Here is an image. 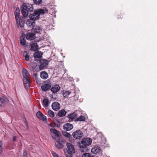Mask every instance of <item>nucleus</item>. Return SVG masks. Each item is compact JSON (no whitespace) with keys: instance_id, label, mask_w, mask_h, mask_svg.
<instances>
[{"instance_id":"nucleus-30","label":"nucleus","mask_w":157,"mask_h":157,"mask_svg":"<svg viewBox=\"0 0 157 157\" xmlns=\"http://www.w3.org/2000/svg\"><path fill=\"white\" fill-rule=\"evenodd\" d=\"M62 133L63 136L66 137L70 138L71 136V135L66 131H63Z\"/></svg>"},{"instance_id":"nucleus-13","label":"nucleus","mask_w":157,"mask_h":157,"mask_svg":"<svg viewBox=\"0 0 157 157\" xmlns=\"http://www.w3.org/2000/svg\"><path fill=\"white\" fill-rule=\"evenodd\" d=\"M52 107L53 109L56 111L58 110L60 108V104L58 102H54L52 105Z\"/></svg>"},{"instance_id":"nucleus-38","label":"nucleus","mask_w":157,"mask_h":157,"mask_svg":"<svg viewBox=\"0 0 157 157\" xmlns=\"http://www.w3.org/2000/svg\"><path fill=\"white\" fill-rule=\"evenodd\" d=\"M27 153L26 151H24L22 157H27Z\"/></svg>"},{"instance_id":"nucleus-36","label":"nucleus","mask_w":157,"mask_h":157,"mask_svg":"<svg viewBox=\"0 0 157 157\" xmlns=\"http://www.w3.org/2000/svg\"><path fill=\"white\" fill-rule=\"evenodd\" d=\"M91 155L90 153H86L83 154L81 157H90Z\"/></svg>"},{"instance_id":"nucleus-14","label":"nucleus","mask_w":157,"mask_h":157,"mask_svg":"<svg viewBox=\"0 0 157 157\" xmlns=\"http://www.w3.org/2000/svg\"><path fill=\"white\" fill-rule=\"evenodd\" d=\"M63 129L67 131H69L73 128V125L72 124L69 123L65 124L63 126Z\"/></svg>"},{"instance_id":"nucleus-31","label":"nucleus","mask_w":157,"mask_h":157,"mask_svg":"<svg viewBox=\"0 0 157 157\" xmlns=\"http://www.w3.org/2000/svg\"><path fill=\"white\" fill-rule=\"evenodd\" d=\"M85 120V117L83 116H81L75 120V121H84Z\"/></svg>"},{"instance_id":"nucleus-8","label":"nucleus","mask_w":157,"mask_h":157,"mask_svg":"<svg viewBox=\"0 0 157 157\" xmlns=\"http://www.w3.org/2000/svg\"><path fill=\"white\" fill-rule=\"evenodd\" d=\"M56 140L55 145L56 147L60 149L63 148L65 144L64 141L60 140V138H59V140Z\"/></svg>"},{"instance_id":"nucleus-45","label":"nucleus","mask_w":157,"mask_h":157,"mask_svg":"<svg viewBox=\"0 0 157 157\" xmlns=\"http://www.w3.org/2000/svg\"><path fill=\"white\" fill-rule=\"evenodd\" d=\"M90 157H96V156H91Z\"/></svg>"},{"instance_id":"nucleus-42","label":"nucleus","mask_w":157,"mask_h":157,"mask_svg":"<svg viewBox=\"0 0 157 157\" xmlns=\"http://www.w3.org/2000/svg\"><path fill=\"white\" fill-rule=\"evenodd\" d=\"M121 16L122 15L121 14H120V15H118L117 18L118 19H121Z\"/></svg>"},{"instance_id":"nucleus-27","label":"nucleus","mask_w":157,"mask_h":157,"mask_svg":"<svg viewBox=\"0 0 157 157\" xmlns=\"http://www.w3.org/2000/svg\"><path fill=\"white\" fill-rule=\"evenodd\" d=\"M91 151L92 153L94 154H96L100 152V149L98 147H94L92 148Z\"/></svg>"},{"instance_id":"nucleus-21","label":"nucleus","mask_w":157,"mask_h":157,"mask_svg":"<svg viewBox=\"0 0 157 157\" xmlns=\"http://www.w3.org/2000/svg\"><path fill=\"white\" fill-rule=\"evenodd\" d=\"M31 48L30 50L32 51H36L38 48V45L36 43H33L30 44Z\"/></svg>"},{"instance_id":"nucleus-12","label":"nucleus","mask_w":157,"mask_h":157,"mask_svg":"<svg viewBox=\"0 0 157 157\" xmlns=\"http://www.w3.org/2000/svg\"><path fill=\"white\" fill-rule=\"evenodd\" d=\"M25 37L28 40H33L35 38V35L33 33H28L26 34Z\"/></svg>"},{"instance_id":"nucleus-16","label":"nucleus","mask_w":157,"mask_h":157,"mask_svg":"<svg viewBox=\"0 0 157 157\" xmlns=\"http://www.w3.org/2000/svg\"><path fill=\"white\" fill-rule=\"evenodd\" d=\"M67 146L68 148V150L69 152H75V150L73 145L71 143H67Z\"/></svg>"},{"instance_id":"nucleus-6","label":"nucleus","mask_w":157,"mask_h":157,"mask_svg":"<svg viewBox=\"0 0 157 157\" xmlns=\"http://www.w3.org/2000/svg\"><path fill=\"white\" fill-rule=\"evenodd\" d=\"M50 131L53 133L52 135V136L54 139L59 140L60 138V133L59 131L54 128L50 129Z\"/></svg>"},{"instance_id":"nucleus-44","label":"nucleus","mask_w":157,"mask_h":157,"mask_svg":"<svg viewBox=\"0 0 157 157\" xmlns=\"http://www.w3.org/2000/svg\"><path fill=\"white\" fill-rule=\"evenodd\" d=\"M53 95H51L50 96L51 98H53Z\"/></svg>"},{"instance_id":"nucleus-19","label":"nucleus","mask_w":157,"mask_h":157,"mask_svg":"<svg viewBox=\"0 0 157 157\" xmlns=\"http://www.w3.org/2000/svg\"><path fill=\"white\" fill-rule=\"evenodd\" d=\"M40 76L42 79H45L48 78V75L47 72L43 71L40 73Z\"/></svg>"},{"instance_id":"nucleus-17","label":"nucleus","mask_w":157,"mask_h":157,"mask_svg":"<svg viewBox=\"0 0 157 157\" xmlns=\"http://www.w3.org/2000/svg\"><path fill=\"white\" fill-rule=\"evenodd\" d=\"M78 114L75 113H73L68 115L67 117L69 120H73L77 117Z\"/></svg>"},{"instance_id":"nucleus-34","label":"nucleus","mask_w":157,"mask_h":157,"mask_svg":"<svg viewBox=\"0 0 157 157\" xmlns=\"http://www.w3.org/2000/svg\"><path fill=\"white\" fill-rule=\"evenodd\" d=\"M71 92L70 91H66L63 93V96L64 97H67L68 96L71 94Z\"/></svg>"},{"instance_id":"nucleus-40","label":"nucleus","mask_w":157,"mask_h":157,"mask_svg":"<svg viewBox=\"0 0 157 157\" xmlns=\"http://www.w3.org/2000/svg\"><path fill=\"white\" fill-rule=\"evenodd\" d=\"M52 153L53 156L54 157H59V156H58V155H57V154L56 153H55L54 152H52Z\"/></svg>"},{"instance_id":"nucleus-10","label":"nucleus","mask_w":157,"mask_h":157,"mask_svg":"<svg viewBox=\"0 0 157 157\" xmlns=\"http://www.w3.org/2000/svg\"><path fill=\"white\" fill-rule=\"evenodd\" d=\"M60 89V87L58 84L55 85L51 87L50 90L54 94L56 93Z\"/></svg>"},{"instance_id":"nucleus-5","label":"nucleus","mask_w":157,"mask_h":157,"mask_svg":"<svg viewBox=\"0 0 157 157\" xmlns=\"http://www.w3.org/2000/svg\"><path fill=\"white\" fill-rule=\"evenodd\" d=\"M29 17V19L27 21L26 23V24L29 27H33L35 25V21L37 20L35 19V17L33 14H30Z\"/></svg>"},{"instance_id":"nucleus-1","label":"nucleus","mask_w":157,"mask_h":157,"mask_svg":"<svg viewBox=\"0 0 157 157\" xmlns=\"http://www.w3.org/2000/svg\"><path fill=\"white\" fill-rule=\"evenodd\" d=\"M21 13L24 17H26L29 13L33 11V8L32 5L23 3L21 7Z\"/></svg>"},{"instance_id":"nucleus-7","label":"nucleus","mask_w":157,"mask_h":157,"mask_svg":"<svg viewBox=\"0 0 157 157\" xmlns=\"http://www.w3.org/2000/svg\"><path fill=\"white\" fill-rule=\"evenodd\" d=\"M73 137L76 139H80L83 136L82 132L80 130H77L72 133Z\"/></svg>"},{"instance_id":"nucleus-24","label":"nucleus","mask_w":157,"mask_h":157,"mask_svg":"<svg viewBox=\"0 0 157 157\" xmlns=\"http://www.w3.org/2000/svg\"><path fill=\"white\" fill-rule=\"evenodd\" d=\"M41 31V29L39 26H36L33 28V31L36 33H40Z\"/></svg>"},{"instance_id":"nucleus-15","label":"nucleus","mask_w":157,"mask_h":157,"mask_svg":"<svg viewBox=\"0 0 157 157\" xmlns=\"http://www.w3.org/2000/svg\"><path fill=\"white\" fill-rule=\"evenodd\" d=\"M41 87L43 91L46 92L51 88V86L50 83L45 84L42 85Z\"/></svg>"},{"instance_id":"nucleus-11","label":"nucleus","mask_w":157,"mask_h":157,"mask_svg":"<svg viewBox=\"0 0 157 157\" xmlns=\"http://www.w3.org/2000/svg\"><path fill=\"white\" fill-rule=\"evenodd\" d=\"M36 116L37 117L42 121L47 120L46 117L43 115L40 111H39L36 113Z\"/></svg>"},{"instance_id":"nucleus-28","label":"nucleus","mask_w":157,"mask_h":157,"mask_svg":"<svg viewBox=\"0 0 157 157\" xmlns=\"http://www.w3.org/2000/svg\"><path fill=\"white\" fill-rule=\"evenodd\" d=\"M6 102V100L3 98H0V105L1 106H4Z\"/></svg>"},{"instance_id":"nucleus-29","label":"nucleus","mask_w":157,"mask_h":157,"mask_svg":"<svg viewBox=\"0 0 157 157\" xmlns=\"http://www.w3.org/2000/svg\"><path fill=\"white\" fill-rule=\"evenodd\" d=\"M23 56L25 57V59L26 61L29 60V57L26 51H25L23 53Z\"/></svg>"},{"instance_id":"nucleus-18","label":"nucleus","mask_w":157,"mask_h":157,"mask_svg":"<svg viewBox=\"0 0 157 157\" xmlns=\"http://www.w3.org/2000/svg\"><path fill=\"white\" fill-rule=\"evenodd\" d=\"M14 15L15 18L16 20V22L18 24L19 19L20 18V10L19 9H16L14 12Z\"/></svg>"},{"instance_id":"nucleus-46","label":"nucleus","mask_w":157,"mask_h":157,"mask_svg":"<svg viewBox=\"0 0 157 157\" xmlns=\"http://www.w3.org/2000/svg\"><path fill=\"white\" fill-rule=\"evenodd\" d=\"M82 150V151H83H83H85V150Z\"/></svg>"},{"instance_id":"nucleus-33","label":"nucleus","mask_w":157,"mask_h":157,"mask_svg":"<svg viewBox=\"0 0 157 157\" xmlns=\"http://www.w3.org/2000/svg\"><path fill=\"white\" fill-rule=\"evenodd\" d=\"M48 113L49 116L51 117H53L55 116L54 112L52 110H48Z\"/></svg>"},{"instance_id":"nucleus-22","label":"nucleus","mask_w":157,"mask_h":157,"mask_svg":"<svg viewBox=\"0 0 157 157\" xmlns=\"http://www.w3.org/2000/svg\"><path fill=\"white\" fill-rule=\"evenodd\" d=\"M67 113V112L64 110L61 109L58 112L57 115L59 117H62L65 116Z\"/></svg>"},{"instance_id":"nucleus-9","label":"nucleus","mask_w":157,"mask_h":157,"mask_svg":"<svg viewBox=\"0 0 157 157\" xmlns=\"http://www.w3.org/2000/svg\"><path fill=\"white\" fill-rule=\"evenodd\" d=\"M48 64V61L45 60H42L40 61L39 68L40 70L45 69Z\"/></svg>"},{"instance_id":"nucleus-4","label":"nucleus","mask_w":157,"mask_h":157,"mask_svg":"<svg viewBox=\"0 0 157 157\" xmlns=\"http://www.w3.org/2000/svg\"><path fill=\"white\" fill-rule=\"evenodd\" d=\"M48 10H47L43 9H38L34 10V13L32 14L35 17V19L38 20L40 17V15H43L45 13L47 12Z\"/></svg>"},{"instance_id":"nucleus-26","label":"nucleus","mask_w":157,"mask_h":157,"mask_svg":"<svg viewBox=\"0 0 157 157\" xmlns=\"http://www.w3.org/2000/svg\"><path fill=\"white\" fill-rule=\"evenodd\" d=\"M20 43L21 44L24 46L26 44V40L25 38V36H21L20 37Z\"/></svg>"},{"instance_id":"nucleus-35","label":"nucleus","mask_w":157,"mask_h":157,"mask_svg":"<svg viewBox=\"0 0 157 157\" xmlns=\"http://www.w3.org/2000/svg\"><path fill=\"white\" fill-rule=\"evenodd\" d=\"M3 142L2 141H0V154H2V153L3 150Z\"/></svg>"},{"instance_id":"nucleus-43","label":"nucleus","mask_w":157,"mask_h":157,"mask_svg":"<svg viewBox=\"0 0 157 157\" xmlns=\"http://www.w3.org/2000/svg\"><path fill=\"white\" fill-rule=\"evenodd\" d=\"M13 140L14 141H15L16 140V136H14L13 137Z\"/></svg>"},{"instance_id":"nucleus-3","label":"nucleus","mask_w":157,"mask_h":157,"mask_svg":"<svg viewBox=\"0 0 157 157\" xmlns=\"http://www.w3.org/2000/svg\"><path fill=\"white\" fill-rule=\"evenodd\" d=\"M92 143V140L90 138H86L83 139L81 143H79V147L80 148H83L85 151L88 149L87 146L90 145Z\"/></svg>"},{"instance_id":"nucleus-25","label":"nucleus","mask_w":157,"mask_h":157,"mask_svg":"<svg viewBox=\"0 0 157 157\" xmlns=\"http://www.w3.org/2000/svg\"><path fill=\"white\" fill-rule=\"evenodd\" d=\"M42 102L44 106L48 107L49 106L50 101L47 98L44 99L42 101Z\"/></svg>"},{"instance_id":"nucleus-39","label":"nucleus","mask_w":157,"mask_h":157,"mask_svg":"<svg viewBox=\"0 0 157 157\" xmlns=\"http://www.w3.org/2000/svg\"><path fill=\"white\" fill-rule=\"evenodd\" d=\"M38 74H37V73H35L33 74V77L35 79H36L38 78Z\"/></svg>"},{"instance_id":"nucleus-2","label":"nucleus","mask_w":157,"mask_h":157,"mask_svg":"<svg viewBox=\"0 0 157 157\" xmlns=\"http://www.w3.org/2000/svg\"><path fill=\"white\" fill-rule=\"evenodd\" d=\"M22 74L23 76V80L24 86L25 89H29L30 86L29 77L30 75L26 69L25 68L23 69Z\"/></svg>"},{"instance_id":"nucleus-32","label":"nucleus","mask_w":157,"mask_h":157,"mask_svg":"<svg viewBox=\"0 0 157 157\" xmlns=\"http://www.w3.org/2000/svg\"><path fill=\"white\" fill-rule=\"evenodd\" d=\"M74 153H75V152H69V151L67 150V151L65 152V155L66 157H72V154Z\"/></svg>"},{"instance_id":"nucleus-41","label":"nucleus","mask_w":157,"mask_h":157,"mask_svg":"<svg viewBox=\"0 0 157 157\" xmlns=\"http://www.w3.org/2000/svg\"><path fill=\"white\" fill-rule=\"evenodd\" d=\"M36 81V83L37 84H40V80L39 79V78H38L37 79H35Z\"/></svg>"},{"instance_id":"nucleus-23","label":"nucleus","mask_w":157,"mask_h":157,"mask_svg":"<svg viewBox=\"0 0 157 157\" xmlns=\"http://www.w3.org/2000/svg\"><path fill=\"white\" fill-rule=\"evenodd\" d=\"M42 55V52L39 51H37L33 55L34 57L35 58H40Z\"/></svg>"},{"instance_id":"nucleus-37","label":"nucleus","mask_w":157,"mask_h":157,"mask_svg":"<svg viewBox=\"0 0 157 157\" xmlns=\"http://www.w3.org/2000/svg\"><path fill=\"white\" fill-rule=\"evenodd\" d=\"M34 3L36 4H39L41 3L42 0H33Z\"/></svg>"},{"instance_id":"nucleus-20","label":"nucleus","mask_w":157,"mask_h":157,"mask_svg":"<svg viewBox=\"0 0 157 157\" xmlns=\"http://www.w3.org/2000/svg\"><path fill=\"white\" fill-rule=\"evenodd\" d=\"M25 23V21L20 18L19 19L18 24L17 23V27L18 28L20 26L21 28H23L24 26Z\"/></svg>"}]
</instances>
